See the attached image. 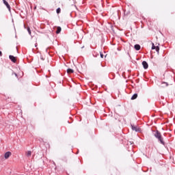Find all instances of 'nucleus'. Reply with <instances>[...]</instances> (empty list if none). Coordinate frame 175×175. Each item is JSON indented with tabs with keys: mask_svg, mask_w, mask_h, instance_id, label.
Returning <instances> with one entry per match:
<instances>
[{
	"mask_svg": "<svg viewBox=\"0 0 175 175\" xmlns=\"http://www.w3.org/2000/svg\"><path fill=\"white\" fill-rule=\"evenodd\" d=\"M134 49H135V50H137V51H139V50H140V49H141V46H140V45H139V44H135V45L134 46Z\"/></svg>",
	"mask_w": 175,
	"mask_h": 175,
	"instance_id": "obj_10",
	"label": "nucleus"
},
{
	"mask_svg": "<svg viewBox=\"0 0 175 175\" xmlns=\"http://www.w3.org/2000/svg\"><path fill=\"white\" fill-rule=\"evenodd\" d=\"M61 31H62V29L61 28V27H57V31H56V33H61Z\"/></svg>",
	"mask_w": 175,
	"mask_h": 175,
	"instance_id": "obj_9",
	"label": "nucleus"
},
{
	"mask_svg": "<svg viewBox=\"0 0 175 175\" xmlns=\"http://www.w3.org/2000/svg\"><path fill=\"white\" fill-rule=\"evenodd\" d=\"M73 72H75V70H73L71 69V68H68V69L67 70V73H68V74L73 73Z\"/></svg>",
	"mask_w": 175,
	"mask_h": 175,
	"instance_id": "obj_12",
	"label": "nucleus"
},
{
	"mask_svg": "<svg viewBox=\"0 0 175 175\" xmlns=\"http://www.w3.org/2000/svg\"><path fill=\"white\" fill-rule=\"evenodd\" d=\"M162 84H164L165 87H167L168 85L167 83H165V82L162 83Z\"/></svg>",
	"mask_w": 175,
	"mask_h": 175,
	"instance_id": "obj_15",
	"label": "nucleus"
},
{
	"mask_svg": "<svg viewBox=\"0 0 175 175\" xmlns=\"http://www.w3.org/2000/svg\"><path fill=\"white\" fill-rule=\"evenodd\" d=\"M12 155V152H6L4 154L5 159H9V157Z\"/></svg>",
	"mask_w": 175,
	"mask_h": 175,
	"instance_id": "obj_3",
	"label": "nucleus"
},
{
	"mask_svg": "<svg viewBox=\"0 0 175 175\" xmlns=\"http://www.w3.org/2000/svg\"><path fill=\"white\" fill-rule=\"evenodd\" d=\"M132 129H133V131H135V132H141V131H142V129H140L137 126H132Z\"/></svg>",
	"mask_w": 175,
	"mask_h": 175,
	"instance_id": "obj_5",
	"label": "nucleus"
},
{
	"mask_svg": "<svg viewBox=\"0 0 175 175\" xmlns=\"http://www.w3.org/2000/svg\"><path fill=\"white\" fill-rule=\"evenodd\" d=\"M0 57H2V52L0 51Z\"/></svg>",
	"mask_w": 175,
	"mask_h": 175,
	"instance_id": "obj_17",
	"label": "nucleus"
},
{
	"mask_svg": "<svg viewBox=\"0 0 175 175\" xmlns=\"http://www.w3.org/2000/svg\"><path fill=\"white\" fill-rule=\"evenodd\" d=\"M56 13H57V14H59V13H61V8H58L56 10Z\"/></svg>",
	"mask_w": 175,
	"mask_h": 175,
	"instance_id": "obj_13",
	"label": "nucleus"
},
{
	"mask_svg": "<svg viewBox=\"0 0 175 175\" xmlns=\"http://www.w3.org/2000/svg\"><path fill=\"white\" fill-rule=\"evenodd\" d=\"M25 155L27 158H29L31 157V155H32V152L31 150H28L25 152Z\"/></svg>",
	"mask_w": 175,
	"mask_h": 175,
	"instance_id": "obj_8",
	"label": "nucleus"
},
{
	"mask_svg": "<svg viewBox=\"0 0 175 175\" xmlns=\"http://www.w3.org/2000/svg\"><path fill=\"white\" fill-rule=\"evenodd\" d=\"M27 31L31 35V29L29 27H27Z\"/></svg>",
	"mask_w": 175,
	"mask_h": 175,
	"instance_id": "obj_14",
	"label": "nucleus"
},
{
	"mask_svg": "<svg viewBox=\"0 0 175 175\" xmlns=\"http://www.w3.org/2000/svg\"><path fill=\"white\" fill-rule=\"evenodd\" d=\"M155 137L158 139L161 144L165 146V142H163V139L162 138V135L159 133V131H157L154 134Z\"/></svg>",
	"mask_w": 175,
	"mask_h": 175,
	"instance_id": "obj_1",
	"label": "nucleus"
},
{
	"mask_svg": "<svg viewBox=\"0 0 175 175\" xmlns=\"http://www.w3.org/2000/svg\"><path fill=\"white\" fill-rule=\"evenodd\" d=\"M9 58L12 61V62H14V64H16V62H17V59L16 58V57L13 55H10Z\"/></svg>",
	"mask_w": 175,
	"mask_h": 175,
	"instance_id": "obj_2",
	"label": "nucleus"
},
{
	"mask_svg": "<svg viewBox=\"0 0 175 175\" xmlns=\"http://www.w3.org/2000/svg\"><path fill=\"white\" fill-rule=\"evenodd\" d=\"M152 50H156V51L157 53H159V46H155V45L154 44V43H152Z\"/></svg>",
	"mask_w": 175,
	"mask_h": 175,
	"instance_id": "obj_4",
	"label": "nucleus"
},
{
	"mask_svg": "<svg viewBox=\"0 0 175 175\" xmlns=\"http://www.w3.org/2000/svg\"><path fill=\"white\" fill-rule=\"evenodd\" d=\"M100 57L103 58V55L102 53H100Z\"/></svg>",
	"mask_w": 175,
	"mask_h": 175,
	"instance_id": "obj_18",
	"label": "nucleus"
},
{
	"mask_svg": "<svg viewBox=\"0 0 175 175\" xmlns=\"http://www.w3.org/2000/svg\"><path fill=\"white\" fill-rule=\"evenodd\" d=\"M3 2L4 3V5H5V6L8 9V10L10 12V5H9V3H8V1H6V0H3Z\"/></svg>",
	"mask_w": 175,
	"mask_h": 175,
	"instance_id": "obj_6",
	"label": "nucleus"
},
{
	"mask_svg": "<svg viewBox=\"0 0 175 175\" xmlns=\"http://www.w3.org/2000/svg\"><path fill=\"white\" fill-rule=\"evenodd\" d=\"M14 75L16 77H17V74H16V73H14Z\"/></svg>",
	"mask_w": 175,
	"mask_h": 175,
	"instance_id": "obj_19",
	"label": "nucleus"
},
{
	"mask_svg": "<svg viewBox=\"0 0 175 175\" xmlns=\"http://www.w3.org/2000/svg\"><path fill=\"white\" fill-rule=\"evenodd\" d=\"M137 98V94H134L131 97V100H135Z\"/></svg>",
	"mask_w": 175,
	"mask_h": 175,
	"instance_id": "obj_11",
	"label": "nucleus"
},
{
	"mask_svg": "<svg viewBox=\"0 0 175 175\" xmlns=\"http://www.w3.org/2000/svg\"><path fill=\"white\" fill-rule=\"evenodd\" d=\"M40 59H41L42 61H44V58H43V56H41Z\"/></svg>",
	"mask_w": 175,
	"mask_h": 175,
	"instance_id": "obj_16",
	"label": "nucleus"
},
{
	"mask_svg": "<svg viewBox=\"0 0 175 175\" xmlns=\"http://www.w3.org/2000/svg\"><path fill=\"white\" fill-rule=\"evenodd\" d=\"M142 65L145 69H148V64L147 63V62H142Z\"/></svg>",
	"mask_w": 175,
	"mask_h": 175,
	"instance_id": "obj_7",
	"label": "nucleus"
}]
</instances>
